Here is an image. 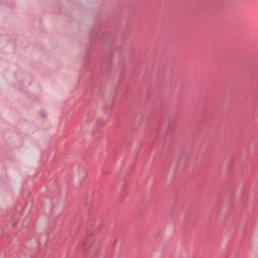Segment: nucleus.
Here are the masks:
<instances>
[{
    "instance_id": "1",
    "label": "nucleus",
    "mask_w": 258,
    "mask_h": 258,
    "mask_svg": "<svg viewBox=\"0 0 258 258\" xmlns=\"http://www.w3.org/2000/svg\"><path fill=\"white\" fill-rule=\"evenodd\" d=\"M81 171L83 172V177H85L86 176V172L83 169L81 170Z\"/></svg>"
}]
</instances>
